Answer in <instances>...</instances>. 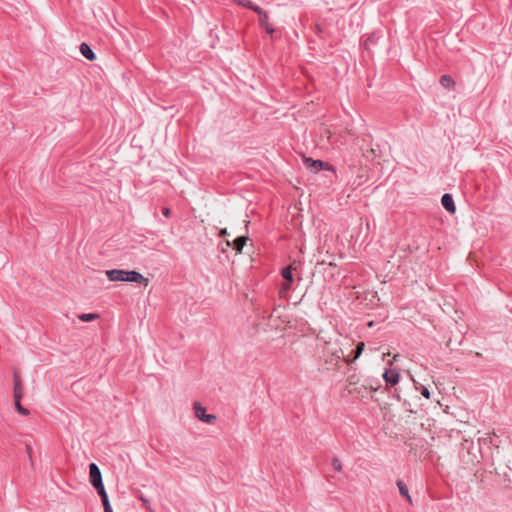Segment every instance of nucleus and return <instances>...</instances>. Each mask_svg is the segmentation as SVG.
<instances>
[{"instance_id":"obj_4","label":"nucleus","mask_w":512,"mask_h":512,"mask_svg":"<svg viewBox=\"0 0 512 512\" xmlns=\"http://www.w3.org/2000/svg\"><path fill=\"white\" fill-rule=\"evenodd\" d=\"M304 163L308 169L314 172H318L322 169L333 170L332 165L321 160H313L312 158H305Z\"/></svg>"},{"instance_id":"obj_19","label":"nucleus","mask_w":512,"mask_h":512,"mask_svg":"<svg viewBox=\"0 0 512 512\" xmlns=\"http://www.w3.org/2000/svg\"><path fill=\"white\" fill-rule=\"evenodd\" d=\"M332 466L336 471L340 472L342 470V463L339 458L335 457L332 459Z\"/></svg>"},{"instance_id":"obj_15","label":"nucleus","mask_w":512,"mask_h":512,"mask_svg":"<svg viewBox=\"0 0 512 512\" xmlns=\"http://www.w3.org/2000/svg\"><path fill=\"white\" fill-rule=\"evenodd\" d=\"M440 84H441L443 87L447 88V89H451V88H453V87H454L455 82H454V80L452 79V77H451V76H449V75H443V76H441V78H440Z\"/></svg>"},{"instance_id":"obj_14","label":"nucleus","mask_w":512,"mask_h":512,"mask_svg":"<svg viewBox=\"0 0 512 512\" xmlns=\"http://www.w3.org/2000/svg\"><path fill=\"white\" fill-rule=\"evenodd\" d=\"M364 347H365L364 342H359L357 344L356 350L354 352V356L352 358H350L349 356L346 357L345 358L346 362L351 363V362H354L356 359H358L360 357V355L362 354Z\"/></svg>"},{"instance_id":"obj_2","label":"nucleus","mask_w":512,"mask_h":512,"mask_svg":"<svg viewBox=\"0 0 512 512\" xmlns=\"http://www.w3.org/2000/svg\"><path fill=\"white\" fill-rule=\"evenodd\" d=\"M89 479L90 483L97 491L104 489L101 471L95 463L89 465Z\"/></svg>"},{"instance_id":"obj_8","label":"nucleus","mask_w":512,"mask_h":512,"mask_svg":"<svg viewBox=\"0 0 512 512\" xmlns=\"http://www.w3.org/2000/svg\"><path fill=\"white\" fill-rule=\"evenodd\" d=\"M80 53L86 59L93 61L96 59V55L87 43H82L79 47Z\"/></svg>"},{"instance_id":"obj_26","label":"nucleus","mask_w":512,"mask_h":512,"mask_svg":"<svg viewBox=\"0 0 512 512\" xmlns=\"http://www.w3.org/2000/svg\"><path fill=\"white\" fill-rule=\"evenodd\" d=\"M30 450H31L30 447L27 446V451H28L29 454H30Z\"/></svg>"},{"instance_id":"obj_13","label":"nucleus","mask_w":512,"mask_h":512,"mask_svg":"<svg viewBox=\"0 0 512 512\" xmlns=\"http://www.w3.org/2000/svg\"><path fill=\"white\" fill-rule=\"evenodd\" d=\"M397 486H398V489H399V493L406 498V500L412 504V499H411V496L409 495V491H408V488L406 486V484L401 481V480H398L397 481Z\"/></svg>"},{"instance_id":"obj_9","label":"nucleus","mask_w":512,"mask_h":512,"mask_svg":"<svg viewBox=\"0 0 512 512\" xmlns=\"http://www.w3.org/2000/svg\"><path fill=\"white\" fill-rule=\"evenodd\" d=\"M14 400H21L23 397V387L18 376L14 377V389H13Z\"/></svg>"},{"instance_id":"obj_10","label":"nucleus","mask_w":512,"mask_h":512,"mask_svg":"<svg viewBox=\"0 0 512 512\" xmlns=\"http://www.w3.org/2000/svg\"><path fill=\"white\" fill-rule=\"evenodd\" d=\"M234 3H237L238 5L248 8L255 13H261V7L253 4L251 0H232Z\"/></svg>"},{"instance_id":"obj_20","label":"nucleus","mask_w":512,"mask_h":512,"mask_svg":"<svg viewBox=\"0 0 512 512\" xmlns=\"http://www.w3.org/2000/svg\"><path fill=\"white\" fill-rule=\"evenodd\" d=\"M292 282L285 281V283L282 284V287L280 289V294L283 295L291 288Z\"/></svg>"},{"instance_id":"obj_7","label":"nucleus","mask_w":512,"mask_h":512,"mask_svg":"<svg viewBox=\"0 0 512 512\" xmlns=\"http://www.w3.org/2000/svg\"><path fill=\"white\" fill-rule=\"evenodd\" d=\"M441 203L443 205V207L450 213H454L455 210H456V206H455V203H454V200H453V197L446 193L442 196L441 198Z\"/></svg>"},{"instance_id":"obj_16","label":"nucleus","mask_w":512,"mask_h":512,"mask_svg":"<svg viewBox=\"0 0 512 512\" xmlns=\"http://www.w3.org/2000/svg\"><path fill=\"white\" fill-rule=\"evenodd\" d=\"M99 314L97 313H83L78 316V318L83 322H91L96 319H99Z\"/></svg>"},{"instance_id":"obj_17","label":"nucleus","mask_w":512,"mask_h":512,"mask_svg":"<svg viewBox=\"0 0 512 512\" xmlns=\"http://www.w3.org/2000/svg\"><path fill=\"white\" fill-rule=\"evenodd\" d=\"M281 275L285 279V281L293 282L292 266L290 265L283 268L281 271Z\"/></svg>"},{"instance_id":"obj_12","label":"nucleus","mask_w":512,"mask_h":512,"mask_svg":"<svg viewBox=\"0 0 512 512\" xmlns=\"http://www.w3.org/2000/svg\"><path fill=\"white\" fill-rule=\"evenodd\" d=\"M248 240V237L246 236H239L237 237L234 241H233V249L238 252V253H241L242 252V249L244 247V245L246 244Z\"/></svg>"},{"instance_id":"obj_21","label":"nucleus","mask_w":512,"mask_h":512,"mask_svg":"<svg viewBox=\"0 0 512 512\" xmlns=\"http://www.w3.org/2000/svg\"><path fill=\"white\" fill-rule=\"evenodd\" d=\"M139 499L141 500L143 507H145L146 509H150V501L147 498L141 495Z\"/></svg>"},{"instance_id":"obj_5","label":"nucleus","mask_w":512,"mask_h":512,"mask_svg":"<svg viewBox=\"0 0 512 512\" xmlns=\"http://www.w3.org/2000/svg\"><path fill=\"white\" fill-rule=\"evenodd\" d=\"M383 378L387 385L395 386L399 382L400 375L396 370L390 369L384 372Z\"/></svg>"},{"instance_id":"obj_6","label":"nucleus","mask_w":512,"mask_h":512,"mask_svg":"<svg viewBox=\"0 0 512 512\" xmlns=\"http://www.w3.org/2000/svg\"><path fill=\"white\" fill-rule=\"evenodd\" d=\"M257 14L260 17L261 27L265 29L266 33H268L270 35L273 34L274 28H273V25L271 23H269V21H268L267 12L261 8V13H257Z\"/></svg>"},{"instance_id":"obj_22","label":"nucleus","mask_w":512,"mask_h":512,"mask_svg":"<svg viewBox=\"0 0 512 512\" xmlns=\"http://www.w3.org/2000/svg\"><path fill=\"white\" fill-rule=\"evenodd\" d=\"M421 394L422 396H424L425 398L429 399L430 398V391L428 390L427 387L423 386L422 389H421Z\"/></svg>"},{"instance_id":"obj_18","label":"nucleus","mask_w":512,"mask_h":512,"mask_svg":"<svg viewBox=\"0 0 512 512\" xmlns=\"http://www.w3.org/2000/svg\"><path fill=\"white\" fill-rule=\"evenodd\" d=\"M15 409L22 415L27 416L30 414L29 410L21 405V400H14Z\"/></svg>"},{"instance_id":"obj_24","label":"nucleus","mask_w":512,"mask_h":512,"mask_svg":"<svg viewBox=\"0 0 512 512\" xmlns=\"http://www.w3.org/2000/svg\"><path fill=\"white\" fill-rule=\"evenodd\" d=\"M315 32H316L317 34H320V33L322 32V28H321V26H320L319 24H316V25H315Z\"/></svg>"},{"instance_id":"obj_23","label":"nucleus","mask_w":512,"mask_h":512,"mask_svg":"<svg viewBox=\"0 0 512 512\" xmlns=\"http://www.w3.org/2000/svg\"><path fill=\"white\" fill-rule=\"evenodd\" d=\"M162 213H163V215H164L165 217H169V216H170V214H171V210H170V208H168V207H164V208L162 209Z\"/></svg>"},{"instance_id":"obj_11","label":"nucleus","mask_w":512,"mask_h":512,"mask_svg":"<svg viewBox=\"0 0 512 512\" xmlns=\"http://www.w3.org/2000/svg\"><path fill=\"white\" fill-rule=\"evenodd\" d=\"M97 492H98L99 496L101 497V500H102V503L104 506V512H113L105 488L102 490H98Z\"/></svg>"},{"instance_id":"obj_3","label":"nucleus","mask_w":512,"mask_h":512,"mask_svg":"<svg viewBox=\"0 0 512 512\" xmlns=\"http://www.w3.org/2000/svg\"><path fill=\"white\" fill-rule=\"evenodd\" d=\"M193 408L196 418H198L200 421L207 424H212L216 421V416L213 414H207L206 408L203 407L200 403L195 402Z\"/></svg>"},{"instance_id":"obj_25","label":"nucleus","mask_w":512,"mask_h":512,"mask_svg":"<svg viewBox=\"0 0 512 512\" xmlns=\"http://www.w3.org/2000/svg\"><path fill=\"white\" fill-rule=\"evenodd\" d=\"M227 234H228V233H227V230H226V229H222V230L220 231V236H225V235H227Z\"/></svg>"},{"instance_id":"obj_1","label":"nucleus","mask_w":512,"mask_h":512,"mask_svg":"<svg viewBox=\"0 0 512 512\" xmlns=\"http://www.w3.org/2000/svg\"><path fill=\"white\" fill-rule=\"evenodd\" d=\"M106 276L110 281H125V282H135L139 284L148 285L149 280L145 278L140 272L132 270H121V269H111L106 271Z\"/></svg>"}]
</instances>
